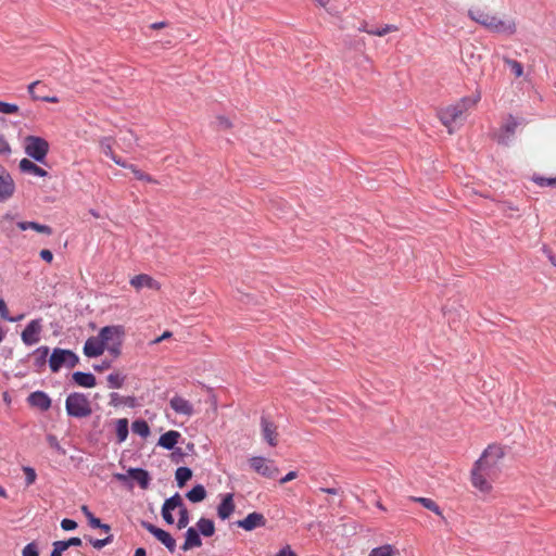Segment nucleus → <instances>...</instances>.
<instances>
[{"label": "nucleus", "mask_w": 556, "mask_h": 556, "mask_svg": "<svg viewBox=\"0 0 556 556\" xmlns=\"http://www.w3.org/2000/svg\"><path fill=\"white\" fill-rule=\"evenodd\" d=\"M505 456L501 445H489L473 464L470 471L471 485L482 494L493 491V483L500 475V465Z\"/></svg>", "instance_id": "obj_1"}, {"label": "nucleus", "mask_w": 556, "mask_h": 556, "mask_svg": "<svg viewBox=\"0 0 556 556\" xmlns=\"http://www.w3.org/2000/svg\"><path fill=\"white\" fill-rule=\"evenodd\" d=\"M125 338V329L122 325L102 327L97 336L87 339L84 345V354L87 357L101 356L108 351L113 357L122 354V345Z\"/></svg>", "instance_id": "obj_2"}, {"label": "nucleus", "mask_w": 556, "mask_h": 556, "mask_svg": "<svg viewBox=\"0 0 556 556\" xmlns=\"http://www.w3.org/2000/svg\"><path fill=\"white\" fill-rule=\"evenodd\" d=\"M481 99L480 92H476L472 98L465 97L458 102L438 111L437 116L441 123L447 128L448 134H453L455 128L462 125L465 119L466 112L475 106Z\"/></svg>", "instance_id": "obj_3"}, {"label": "nucleus", "mask_w": 556, "mask_h": 556, "mask_svg": "<svg viewBox=\"0 0 556 556\" xmlns=\"http://www.w3.org/2000/svg\"><path fill=\"white\" fill-rule=\"evenodd\" d=\"M469 17L486 29L495 33L513 35L516 33L514 20H503L481 8H472L468 11Z\"/></svg>", "instance_id": "obj_4"}, {"label": "nucleus", "mask_w": 556, "mask_h": 556, "mask_svg": "<svg viewBox=\"0 0 556 556\" xmlns=\"http://www.w3.org/2000/svg\"><path fill=\"white\" fill-rule=\"evenodd\" d=\"M66 413L76 418H85L91 415L90 401L83 393H71L65 401Z\"/></svg>", "instance_id": "obj_5"}, {"label": "nucleus", "mask_w": 556, "mask_h": 556, "mask_svg": "<svg viewBox=\"0 0 556 556\" xmlns=\"http://www.w3.org/2000/svg\"><path fill=\"white\" fill-rule=\"evenodd\" d=\"M78 362V356L71 350L56 348L49 358V367L52 372H58L62 367L74 368Z\"/></svg>", "instance_id": "obj_6"}, {"label": "nucleus", "mask_w": 556, "mask_h": 556, "mask_svg": "<svg viewBox=\"0 0 556 556\" xmlns=\"http://www.w3.org/2000/svg\"><path fill=\"white\" fill-rule=\"evenodd\" d=\"M24 149L28 156L42 163L49 152V143L41 137L27 136Z\"/></svg>", "instance_id": "obj_7"}, {"label": "nucleus", "mask_w": 556, "mask_h": 556, "mask_svg": "<svg viewBox=\"0 0 556 556\" xmlns=\"http://www.w3.org/2000/svg\"><path fill=\"white\" fill-rule=\"evenodd\" d=\"M250 466L255 472L269 479L276 478L279 473L278 468L273 465L271 460L261 456L250 458Z\"/></svg>", "instance_id": "obj_8"}, {"label": "nucleus", "mask_w": 556, "mask_h": 556, "mask_svg": "<svg viewBox=\"0 0 556 556\" xmlns=\"http://www.w3.org/2000/svg\"><path fill=\"white\" fill-rule=\"evenodd\" d=\"M141 526L160 541L170 553L175 552L176 541L169 532L155 527L148 521H141Z\"/></svg>", "instance_id": "obj_9"}, {"label": "nucleus", "mask_w": 556, "mask_h": 556, "mask_svg": "<svg viewBox=\"0 0 556 556\" xmlns=\"http://www.w3.org/2000/svg\"><path fill=\"white\" fill-rule=\"evenodd\" d=\"M42 331L41 319H33L27 324L21 333V339L24 344L30 346L40 341V333Z\"/></svg>", "instance_id": "obj_10"}, {"label": "nucleus", "mask_w": 556, "mask_h": 556, "mask_svg": "<svg viewBox=\"0 0 556 556\" xmlns=\"http://www.w3.org/2000/svg\"><path fill=\"white\" fill-rule=\"evenodd\" d=\"M15 191V184L5 167L0 164V202L10 199Z\"/></svg>", "instance_id": "obj_11"}, {"label": "nucleus", "mask_w": 556, "mask_h": 556, "mask_svg": "<svg viewBox=\"0 0 556 556\" xmlns=\"http://www.w3.org/2000/svg\"><path fill=\"white\" fill-rule=\"evenodd\" d=\"M261 428H262V435L263 439L273 447L277 446L278 444V432H277V426L275 422L269 420L267 417L263 416L261 418Z\"/></svg>", "instance_id": "obj_12"}, {"label": "nucleus", "mask_w": 556, "mask_h": 556, "mask_svg": "<svg viewBox=\"0 0 556 556\" xmlns=\"http://www.w3.org/2000/svg\"><path fill=\"white\" fill-rule=\"evenodd\" d=\"M266 525V518L263 514L253 511L249 514L244 519L238 520L237 526L244 529L245 531H252L256 528L264 527Z\"/></svg>", "instance_id": "obj_13"}, {"label": "nucleus", "mask_w": 556, "mask_h": 556, "mask_svg": "<svg viewBox=\"0 0 556 556\" xmlns=\"http://www.w3.org/2000/svg\"><path fill=\"white\" fill-rule=\"evenodd\" d=\"M129 283L137 291H139L142 288H148V289H152V290L161 289L160 282L147 274H140V275L134 276L130 279Z\"/></svg>", "instance_id": "obj_14"}, {"label": "nucleus", "mask_w": 556, "mask_h": 556, "mask_svg": "<svg viewBox=\"0 0 556 556\" xmlns=\"http://www.w3.org/2000/svg\"><path fill=\"white\" fill-rule=\"evenodd\" d=\"M169 405L173 410L179 415L191 416L193 414V405L186 399L175 395L170 399Z\"/></svg>", "instance_id": "obj_15"}, {"label": "nucleus", "mask_w": 556, "mask_h": 556, "mask_svg": "<svg viewBox=\"0 0 556 556\" xmlns=\"http://www.w3.org/2000/svg\"><path fill=\"white\" fill-rule=\"evenodd\" d=\"M27 401L30 406L37 407L42 412L48 410L51 406L50 397L42 391H35L30 393Z\"/></svg>", "instance_id": "obj_16"}, {"label": "nucleus", "mask_w": 556, "mask_h": 556, "mask_svg": "<svg viewBox=\"0 0 556 556\" xmlns=\"http://www.w3.org/2000/svg\"><path fill=\"white\" fill-rule=\"evenodd\" d=\"M236 505L233 502V494L227 493L220 504L217 507V515L220 519L225 520L228 519L231 514L235 511Z\"/></svg>", "instance_id": "obj_17"}, {"label": "nucleus", "mask_w": 556, "mask_h": 556, "mask_svg": "<svg viewBox=\"0 0 556 556\" xmlns=\"http://www.w3.org/2000/svg\"><path fill=\"white\" fill-rule=\"evenodd\" d=\"M100 150L102 153H104L106 156H109L115 164L119 166H125L126 162L117 156L113 151V139L110 137H105L100 140Z\"/></svg>", "instance_id": "obj_18"}, {"label": "nucleus", "mask_w": 556, "mask_h": 556, "mask_svg": "<svg viewBox=\"0 0 556 556\" xmlns=\"http://www.w3.org/2000/svg\"><path fill=\"white\" fill-rule=\"evenodd\" d=\"M128 476L136 480L141 489L146 490L149 488L150 476L149 472L141 468H130Z\"/></svg>", "instance_id": "obj_19"}, {"label": "nucleus", "mask_w": 556, "mask_h": 556, "mask_svg": "<svg viewBox=\"0 0 556 556\" xmlns=\"http://www.w3.org/2000/svg\"><path fill=\"white\" fill-rule=\"evenodd\" d=\"M20 169L24 173H29L34 176L39 177H46L48 175V172L46 169L39 167L28 159H22L20 161Z\"/></svg>", "instance_id": "obj_20"}, {"label": "nucleus", "mask_w": 556, "mask_h": 556, "mask_svg": "<svg viewBox=\"0 0 556 556\" xmlns=\"http://www.w3.org/2000/svg\"><path fill=\"white\" fill-rule=\"evenodd\" d=\"M201 545L202 541L199 535V532L194 528H189L186 532V540L181 548L184 551H189L194 547H200Z\"/></svg>", "instance_id": "obj_21"}, {"label": "nucleus", "mask_w": 556, "mask_h": 556, "mask_svg": "<svg viewBox=\"0 0 556 556\" xmlns=\"http://www.w3.org/2000/svg\"><path fill=\"white\" fill-rule=\"evenodd\" d=\"M180 437L178 431L169 430L160 437L159 445L166 450H172L178 443Z\"/></svg>", "instance_id": "obj_22"}, {"label": "nucleus", "mask_w": 556, "mask_h": 556, "mask_svg": "<svg viewBox=\"0 0 556 556\" xmlns=\"http://www.w3.org/2000/svg\"><path fill=\"white\" fill-rule=\"evenodd\" d=\"M73 380L80 387L93 388L96 386V377L89 372L76 371L73 374Z\"/></svg>", "instance_id": "obj_23"}, {"label": "nucleus", "mask_w": 556, "mask_h": 556, "mask_svg": "<svg viewBox=\"0 0 556 556\" xmlns=\"http://www.w3.org/2000/svg\"><path fill=\"white\" fill-rule=\"evenodd\" d=\"M17 227L21 230L31 229V230H35L37 232L45 233L48 236L52 235V228L50 226L41 225L36 222H18Z\"/></svg>", "instance_id": "obj_24"}, {"label": "nucleus", "mask_w": 556, "mask_h": 556, "mask_svg": "<svg viewBox=\"0 0 556 556\" xmlns=\"http://www.w3.org/2000/svg\"><path fill=\"white\" fill-rule=\"evenodd\" d=\"M399 554L400 552L394 545L384 544L372 548L368 556H397Z\"/></svg>", "instance_id": "obj_25"}, {"label": "nucleus", "mask_w": 556, "mask_h": 556, "mask_svg": "<svg viewBox=\"0 0 556 556\" xmlns=\"http://www.w3.org/2000/svg\"><path fill=\"white\" fill-rule=\"evenodd\" d=\"M197 528L204 536H212L215 533V525L211 519L200 518L197 522Z\"/></svg>", "instance_id": "obj_26"}, {"label": "nucleus", "mask_w": 556, "mask_h": 556, "mask_svg": "<svg viewBox=\"0 0 556 556\" xmlns=\"http://www.w3.org/2000/svg\"><path fill=\"white\" fill-rule=\"evenodd\" d=\"M81 511L88 518L89 525L92 528H100V529L104 530L105 532L110 531V526L105 525V523H102L99 518L94 517L86 505L81 506Z\"/></svg>", "instance_id": "obj_27"}, {"label": "nucleus", "mask_w": 556, "mask_h": 556, "mask_svg": "<svg viewBox=\"0 0 556 556\" xmlns=\"http://www.w3.org/2000/svg\"><path fill=\"white\" fill-rule=\"evenodd\" d=\"M106 380L109 388L121 389L125 383L126 375L122 374L121 371H114L106 377Z\"/></svg>", "instance_id": "obj_28"}, {"label": "nucleus", "mask_w": 556, "mask_h": 556, "mask_svg": "<svg viewBox=\"0 0 556 556\" xmlns=\"http://www.w3.org/2000/svg\"><path fill=\"white\" fill-rule=\"evenodd\" d=\"M115 431L117 441L119 443L124 442L128 437V420L126 418H121L116 420Z\"/></svg>", "instance_id": "obj_29"}, {"label": "nucleus", "mask_w": 556, "mask_h": 556, "mask_svg": "<svg viewBox=\"0 0 556 556\" xmlns=\"http://www.w3.org/2000/svg\"><path fill=\"white\" fill-rule=\"evenodd\" d=\"M187 498L192 503H199L206 497V491L203 485L198 484L193 486L188 493Z\"/></svg>", "instance_id": "obj_30"}, {"label": "nucleus", "mask_w": 556, "mask_h": 556, "mask_svg": "<svg viewBox=\"0 0 556 556\" xmlns=\"http://www.w3.org/2000/svg\"><path fill=\"white\" fill-rule=\"evenodd\" d=\"M414 502L421 504L425 508L433 511L435 515L442 517V510L439 505L431 498L428 497H412Z\"/></svg>", "instance_id": "obj_31"}, {"label": "nucleus", "mask_w": 556, "mask_h": 556, "mask_svg": "<svg viewBox=\"0 0 556 556\" xmlns=\"http://www.w3.org/2000/svg\"><path fill=\"white\" fill-rule=\"evenodd\" d=\"M192 477V471L188 467H179L175 472V478L179 488L184 486L185 483Z\"/></svg>", "instance_id": "obj_32"}, {"label": "nucleus", "mask_w": 556, "mask_h": 556, "mask_svg": "<svg viewBox=\"0 0 556 556\" xmlns=\"http://www.w3.org/2000/svg\"><path fill=\"white\" fill-rule=\"evenodd\" d=\"M503 62L510 68L515 77L519 78L523 75V66L520 62L508 56H503Z\"/></svg>", "instance_id": "obj_33"}, {"label": "nucleus", "mask_w": 556, "mask_h": 556, "mask_svg": "<svg viewBox=\"0 0 556 556\" xmlns=\"http://www.w3.org/2000/svg\"><path fill=\"white\" fill-rule=\"evenodd\" d=\"M31 355L35 358V365L37 367H42L47 362V357L49 355V348L40 346L37 350H35Z\"/></svg>", "instance_id": "obj_34"}, {"label": "nucleus", "mask_w": 556, "mask_h": 556, "mask_svg": "<svg viewBox=\"0 0 556 556\" xmlns=\"http://www.w3.org/2000/svg\"><path fill=\"white\" fill-rule=\"evenodd\" d=\"M397 30H399V27L396 25L386 24L384 26L379 27V28L371 27L370 30H368V34L372 35V36L382 37V36H386L387 34L394 33Z\"/></svg>", "instance_id": "obj_35"}, {"label": "nucleus", "mask_w": 556, "mask_h": 556, "mask_svg": "<svg viewBox=\"0 0 556 556\" xmlns=\"http://www.w3.org/2000/svg\"><path fill=\"white\" fill-rule=\"evenodd\" d=\"M131 428H132L134 433H136L142 438L148 437L150 433V428H149L147 421H144V420L134 421Z\"/></svg>", "instance_id": "obj_36"}, {"label": "nucleus", "mask_w": 556, "mask_h": 556, "mask_svg": "<svg viewBox=\"0 0 556 556\" xmlns=\"http://www.w3.org/2000/svg\"><path fill=\"white\" fill-rule=\"evenodd\" d=\"M163 505L166 506V508H169L170 510H174L176 508L180 510L181 507H185L182 498L178 493L167 498Z\"/></svg>", "instance_id": "obj_37"}, {"label": "nucleus", "mask_w": 556, "mask_h": 556, "mask_svg": "<svg viewBox=\"0 0 556 556\" xmlns=\"http://www.w3.org/2000/svg\"><path fill=\"white\" fill-rule=\"evenodd\" d=\"M532 180L540 187H555L556 188V177L555 178H546L543 176L534 175Z\"/></svg>", "instance_id": "obj_38"}, {"label": "nucleus", "mask_w": 556, "mask_h": 556, "mask_svg": "<svg viewBox=\"0 0 556 556\" xmlns=\"http://www.w3.org/2000/svg\"><path fill=\"white\" fill-rule=\"evenodd\" d=\"M214 124L218 130H228L232 128L230 119L223 115L217 116Z\"/></svg>", "instance_id": "obj_39"}, {"label": "nucleus", "mask_w": 556, "mask_h": 556, "mask_svg": "<svg viewBox=\"0 0 556 556\" xmlns=\"http://www.w3.org/2000/svg\"><path fill=\"white\" fill-rule=\"evenodd\" d=\"M18 111H20L18 105H16L14 103H8V102L0 101V113L16 114V113H18Z\"/></svg>", "instance_id": "obj_40"}, {"label": "nucleus", "mask_w": 556, "mask_h": 556, "mask_svg": "<svg viewBox=\"0 0 556 556\" xmlns=\"http://www.w3.org/2000/svg\"><path fill=\"white\" fill-rule=\"evenodd\" d=\"M188 523H189V513L185 506V507H181V509L179 510V518H178L177 527H178V529H184L188 526Z\"/></svg>", "instance_id": "obj_41"}, {"label": "nucleus", "mask_w": 556, "mask_h": 556, "mask_svg": "<svg viewBox=\"0 0 556 556\" xmlns=\"http://www.w3.org/2000/svg\"><path fill=\"white\" fill-rule=\"evenodd\" d=\"M23 471L25 473L26 485L27 486L31 485L36 481V478H37L35 469L31 467L25 466V467H23Z\"/></svg>", "instance_id": "obj_42"}, {"label": "nucleus", "mask_w": 556, "mask_h": 556, "mask_svg": "<svg viewBox=\"0 0 556 556\" xmlns=\"http://www.w3.org/2000/svg\"><path fill=\"white\" fill-rule=\"evenodd\" d=\"M47 442L51 448L56 450L61 454H65V451L61 447L58 438L54 434L47 435Z\"/></svg>", "instance_id": "obj_43"}, {"label": "nucleus", "mask_w": 556, "mask_h": 556, "mask_svg": "<svg viewBox=\"0 0 556 556\" xmlns=\"http://www.w3.org/2000/svg\"><path fill=\"white\" fill-rule=\"evenodd\" d=\"M111 542H112V536H108L105 539H91L90 540V544L97 549H101L102 547L110 544Z\"/></svg>", "instance_id": "obj_44"}, {"label": "nucleus", "mask_w": 556, "mask_h": 556, "mask_svg": "<svg viewBox=\"0 0 556 556\" xmlns=\"http://www.w3.org/2000/svg\"><path fill=\"white\" fill-rule=\"evenodd\" d=\"M66 551L64 541H56L53 543V549L50 556H62L63 552Z\"/></svg>", "instance_id": "obj_45"}, {"label": "nucleus", "mask_w": 556, "mask_h": 556, "mask_svg": "<svg viewBox=\"0 0 556 556\" xmlns=\"http://www.w3.org/2000/svg\"><path fill=\"white\" fill-rule=\"evenodd\" d=\"M23 556H39L37 546L34 543L27 544L22 552Z\"/></svg>", "instance_id": "obj_46"}, {"label": "nucleus", "mask_w": 556, "mask_h": 556, "mask_svg": "<svg viewBox=\"0 0 556 556\" xmlns=\"http://www.w3.org/2000/svg\"><path fill=\"white\" fill-rule=\"evenodd\" d=\"M11 147L3 135H0V154H10Z\"/></svg>", "instance_id": "obj_47"}, {"label": "nucleus", "mask_w": 556, "mask_h": 556, "mask_svg": "<svg viewBox=\"0 0 556 556\" xmlns=\"http://www.w3.org/2000/svg\"><path fill=\"white\" fill-rule=\"evenodd\" d=\"M61 528L65 531H71L77 528V522L65 518L61 521Z\"/></svg>", "instance_id": "obj_48"}, {"label": "nucleus", "mask_w": 556, "mask_h": 556, "mask_svg": "<svg viewBox=\"0 0 556 556\" xmlns=\"http://www.w3.org/2000/svg\"><path fill=\"white\" fill-rule=\"evenodd\" d=\"M39 85H40V81L36 80V81H33L31 84H29L28 87H27L28 92H29V94H30V97H31V99L34 101H37V100L41 99V97L36 94V92H35L36 87L39 86Z\"/></svg>", "instance_id": "obj_49"}, {"label": "nucleus", "mask_w": 556, "mask_h": 556, "mask_svg": "<svg viewBox=\"0 0 556 556\" xmlns=\"http://www.w3.org/2000/svg\"><path fill=\"white\" fill-rule=\"evenodd\" d=\"M172 511L169 508H166V506H162V517L163 519L168 523V525H173L174 523V517L172 515Z\"/></svg>", "instance_id": "obj_50"}, {"label": "nucleus", "mask_w": 556, "mask_h": 556, "mask_svg": "<svg viewBox=\"0 0 556 556\" xmlns=\"http://www.w3.org/2000/svg\"><path fill=\"white\" fill-rule=\"evenodd\" d=\"M124 168H128L131 170V173L134 174V176L140 180L142 178V175L144 174V172H142L141 169H139L136 165L134 164H129V163H126L125 166H123Z\"/></svg>", "instance_id": "obj_51"}, {"label": "nucleus", "mask_w": 556, "mask_h": 556, "mask_svg": "<svg viewBox=\"0 0 556 556\" xmlns=\"http://www.w3.org/2000/svg\"><path fill=\"white\" fill-rule=\"evenodd\" d=\"M40 257L47 263H51L53 261V254L50 250L43 249L40 251Z\"/></svg>", "instance_id": "obj_52"}, {"label": "nucleus", "mask_w": 556, "mask_h": 556, "mask_svg": "<svg viewBox=\"0 0 556 556\" xmlns=\"http://www.w3.org/2000/svg\"><path fill=\"white\" fill-rule=\"evenodd\" d=\"M172 336L173 333L170 331H164L160 337L151 341V344H159L162 341L169 339Z\"/></svg>", "instance_id": "obj_53"}, {"label": "nucleus", "mask_w": 556, "mask_h": 556, "mask_svg": "<svg viewBox=\"0 0 556 556\" xmlns=\"http://www.w3.org/2000/svg\"><path fill=\"white\" fill-rule=\"evenodd\" d=\"M276 556H296V554L292 551V548L287 545L283 548H281Z\"/></svg>", "instance_id": "obj_54"}, {"label": "nucleus", "mask_w": 556, "mask_h": 556, "mask_svg": "<svg viewBox=\"0 0 556 556\" xmlns=\"http://www.w3.org/2000/svg\"><path fill=\"white\" fill-rule=\"evenodd\" d=\"M0 315L3 320L9 318V311L4 300L0 299Z\"/></svg>", "instance_id": "obj_55"}, {"label": "nucleus", "mask_w": 556, "mask_h": 556, "mask_svg": "<svg viewBox=\"0 0 556 556\" xmlns=\"http://www.w3.org/2000/svg\"><path fill=\"white\" fill-rule=\"evenodd\" d=\"M64 544H65L66 549L70 546H80L81 545V540L79 538H71L67 541H64Z\"/></svg>", "instance_id": "obj_56"}, {"label": "nucleus", "mask_w": 556, "mask_h": 556, "mask_svg": "<svg viewBox=\"0 0 556 556\" xmlns=\"http://www.w3.org/2000/svg\"><path fill=\"white\" fill-rule=\"evenodd\" d=\"M296 478V472L295 471H290L288 472L281 480H280V483L281 484H285L293 479Z\"/></svg>", "instance_id": "obj_57"}, {"label": "nucleus", "mask_w": 556, "mask_h": 556, "mask_svg": "<svg viewBox=\"0 0 556 556\" xmlns=\"http://www.w3.org/2000/svg\"><path fill=\"white\" fill-rule=\"evenodd\" d=\"M110 367H111V362L104 361L100 365H96L94 369L98 371H102V370L109 369Z\"/></svg>", "instance_id": "obj_58"}, {"label": "nucleus", "mask_w": 556, "mask_h": 556, "mask_svg": "<svg viewBox=\"0 0 556 556\" xmlns=\"http://www.w3.org/2000/svg\"><path fill=\"white\" fill-rule=\"evenodd\" d=\"M517 126H518L517 122L513 119L511 122H509L505 125V128L508 132L514 134Z\"/></svg>", "instance_id": "obj_59"}, {"label": "nucleus", "mask_w": 556, "mask_h": 556, "mask_svg": "<svg viewBox=\"0 0 556 556\" xmlns=\"http://www.w3.org/2000/svg\"><path fill=\"white\" fill-rule=\"evenodd\" d=\"M140 180L149 182V184H157L156 179H154L151 175H149L147 173H144L142 175V178Z\"/></svg>", "instance_id": "obj_60"}, {"label": "nucleus", "mask_w": 556, "mask_h": 556, "mask_svg": "<svg viewBox=\"0 0 556 556\" xmlns=\"http://www.w3.org/2000/svg\"><path fill=\"white\" fill-rule=\"evenodd\" d=\"M319 490H320V492H324V493H327V494H331V495L339 494V490L334 489V488H321Z\"/></svg>", "instance_id": "obj_61"}, {"label": "nucleus", "mask_w": 556, "mask_h": 556, "mask_svg": "<svg viewBox=\"0 0 556 556\" xmlns=\"http://www.w3.org/2000/svg\"><path fill=\"white\" fill-rule=\"evenodd\" d=\"M167 26V23L166 22H155L153 24L150 25V27L152 29H161V28H164Z\"/></svg>", "instance_id": "obj_62"}, {"label": "nucleus", "mask_w": 556, "mask_h": 556, "mask_svg": "<svg viewBox=\"0 0 556 556\" xmlns=\"http://www.w3.org/2000/svg\"><path fill=\"white\" fill-rule=\"evenodd\" d=\"M40 100L48 102V103H58L59 102V99L56 97H41Z\"/></svg>", "instance_id": "obj_63"}, {"label": "nucleus", "mask_w": 556, "mask_h": 556, "mask_svg": "<svg viewBox=\"0 0 556 556\" xmlns=\"http://www.w3.org/2000/svg\"><path fill=\"white\" fill-rule=\"evenodd\" d=\"M134 556H147L146 549L143 547H139L135 551Z\"/></svg>", "instance_id": "obj_64"}]
</instances>
